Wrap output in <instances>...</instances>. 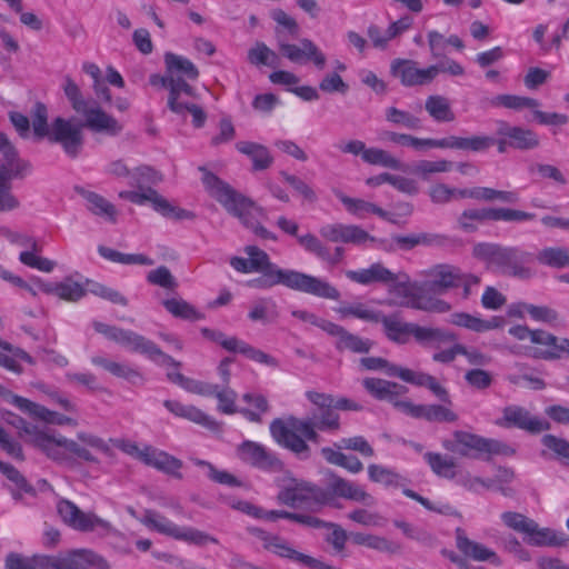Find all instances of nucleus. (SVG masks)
Returning a JSON list of instances; mask_svg holds the SVG:
<instances>
[{"label":"nucleus","mask_w":569,"mask_h":569,"mask_svg":"<svg viewBox=\"0 0 569 569\" xmlns=\"http://www.w3.org/2000/svg\"><path fill=\"white\" fill-rule=\"evenodd\" d=\"M541 443L552 451L558 460L569 466V441L553 435H545Z\"/></svg>","instance_id":"obj_64"},{"label":"nucleus","mask_w":569,"mask_h":569,"mask_svg":"<svg viewBox=\"0 0 569 569\" xmlns=\"http://www.w3.org/2000/svg\"><path fill=\"white\" fill-rule=\"evenodd\" d=\"M166 310L176 318L183 320H201L204 318L203 313L199 312L192 305L181 298H171L162 301Z\"/></svg>","instance_id":"obj_48"},{"label":"nucleus","mask_w":569,"mask_h":569,"mask_svg":"<svg viewBox=\"0 0 569 569\" xmlns=\"http://www.w3.org/2000/svg\"><path fill=\"white\" fill-rule=\"evenodd\" d=\"M379 322L382 323L383 330L388 339L397 343H407L409 336L413 337L416 323L403 322L397 315L385 316L380 315Z\"/></svg>","instance_id":"obj_39"},{"label":"nucleus","mask_w":569,"mask_h":569,"mask_svg":"<svg viewBox=\"0 0 569 569\" xmlns=\"http://www.w3.org/2000/svg\"><path fill=\"white\" fill-rule=\"evenodd\" d=\"M277 500L290 508L307 507L317 511L326 506L328 493L312 482L300 481L282 488L277 495Z\"/></svg>","instance_id":"obj_11"},{"label":"nucleus","mask_w":569,"mask_h":569,"mask_svg":"<svg viewBox=\"0 0 569 569\" xmlns=\"http://www.w3.org/2000/svg\"><path fill=\"white\" fill-rule=\"evenodd\" d=\"M385 117L389 123L396 127L408 130H420L422 128V120L419 117L396 107L386 108Z\"/></svg>","instance_id":"obj_51"},{"label":"nucleus","mask_w":569,"mask_h":569,"mask_svg":"<svg viewBox=\"0 0 569 569\" xmlns=\"http://www.w3.org/2000/svg\"><path fill=\"white\" fill-rule=\"evenodd\" d=\"M328 487L323 488V491L328 493L326 506H332L336 497L361 502L366 506L376 503V499L355 482L338 476L333 471L328 473Z\"/></svg>","instance_id":"obj_19"},{"label":"nucleus","mask_w":569,"mask_h":569,"mask_svg":"<svg viewBox=\"0 0 569 569\" xmlns=\"http://www.w3.org/2000/svg\"><path fill=\"white\" fill-rule=\"evenodd\" d=\"M82 116L86 119L84 123H82L83 127H87L93 132L118 136L122 131V126L118 120L97 106L89 107Z\"/></svg>","instance_id":"obj_31"},{"label":"nucleus","mask_w":569,"mask_h":569,"mask_svg":"<svg viewBox=\"0 0 569 569\" xmlns=\"http://www.w3.org/2000/svg\"><path fill=\"white\" fill-rule=\"evenodd\" d=\"M451 323L475 332H485L501 328L505 320L502 317L497 316L491 317L489 320H485L467 312H456L451 315Z\"/></svg>","instance_id":"obj_38"},{"label":"nucleus","mask_w":569,"mask_h":569,"mask_svg":"<svg viewBox=\"0 0 569 569\" xmlns=\"http://www.w3.org/2000/svg\"><path fill=\"white\" fill-rule=\"evenodd\" d=\"M365 389L376 399L386 400L400 410L399 403H409V400H398V397L406 393L408 388L393 381L379 378H366L362 382Z\"/></svg>","instance_id":"obj_26"},{"label":"nucleus","mask_w":569,"mask_h":569,"mask_svg":"<svg viewBox=\"0 0 569 569\" xmlns=\"http://www.w3.org/2000/svg\"><path fill=\"white\" fill-rule=\"evenodd\" d=\"M461 269L451 264H438L431 271L430 276L433 277L431 281L425 282L427 291L435 293H443L449 289L459 287V279H461Z\"/></svg>","instance_id":"obj_30"},{"label":"nucleus","mask_w":569,"mask_h":569,"mask_svg":"<svg viewBox=\"0 0 569 569\" xmlns=\"http://www.w3.org/2000/svg\"><path fill=\"white\" fill-rule=\"evenodd\" d=\"M503 523L521 533L523 541L532 547H563L569 543V536L551 528H542L533 519L515 511L501 515Z\"/></svg>","instance_id":"obj_7"},{"label":"nucleus","mask_w":569,"mask_h":569,"mask_svg":"<svg viewBox=\"0 0 569 569\" xmlns=\"http://www.w3.org/2000/svg\"><path fill=\"white\" fill-rule=\"evenodd\" d=\"M147 281L150 284L159 286L168 290H176L178 287L177 279L166 266H160L157 269L150 270L147 274Z\"/></svg>","instance_id":"obj_63"},{"label":"nucleus","mask_w":569,"mask_h":569,"mask_svg":"<svg viewBox=\"0 0 569 569\" xmlns=\"http://www.w3.org/2000/svg\"><path fill=\"white\" fill-rule=\"evenodd\" d=\"M340 201L346 206L347 210L359 217H363L366 212L375 213L378 217H385L386 210L378 207L372 202L365 201L362 199H355L345 194L339 196Z\"/></svg>","instance_id":"obj_58"},{"label":"nucleus","mask_w":569,"mask_h":569,"mask_svg":"<svg viewBox=\"0 0 569 569\" xmlns=\"http://www.w3.org/2000/svg\"><path fill=\"white\" fill-rule=\"evenodd\" d=\"M244 402L252 405L257 411L250 409H241L240 413L251 422L260 423L262 421L261 416L269 410V403L264 396L258 393L247 392L242 396Z\"/></svg>","instance_id":"obj_56"},{"label":"nucleus","mask_w":569,"mask_h":569,"mask_svg":"<svg viewBox=\"0 0 569 569\" xmlns=\"http://www.w3.org/2000/svg\"><path fill=\"white\" fill-rule=\"evenodd\" d=\"M248 60L251 64L254 66L263 64L268 67H276L278 64L279 58L274 51L267 47L266 43L258 41L248 51Z\"/></svg>","instance_id":"obj_57"},{"label":"nucleus","mask_w":569,"mask_h":569,"mask_svg":"<svg viewBox=\"0 0 569 569\" xmlns=\"http://www.w3.org/2000/svg\"><path fill=\"white\" fill-rule=\"evenodd\" d=\"M363 161L372 166H381L392 170H400L402 163L390 152L379 148H368L363 153Z\"/></svg>","instance_id":"obj_55"},{"label":"nucleus","mask_w":569,"mask_h":569,"mask_svg":"<svg viewBox=\"0 0 569 569\" xmlns=\"http://www.w3.org/2000/svg\"><path fill=\"white\" fill-rule=\"evenodd\" d=\"M164 66L173 79L179 96L186 94L196 98V90L189 83V81H196L199 78L200 72L196 64L183 56L167 52L164 54Z\"/></svg>","instance_id":"obj_15"},{"label":"nucleus","mask_w":569,"mask_h":569,"mask_svg":"<svg viewBox=\"0 0 569 569\" xmlns=\"http://www.w3.org/2000/svg\"><path fill=\"white\" fill-rule=\"evenodd\" d=\"M398 378L418 387H426L445 405H451L448 390L433 376L406 368V370L398 372Z\"/></svg>","instance_id":"obj_32"},{"label":"nucleus","mask_w":569,"mask_h":569,"mask_svg":"<svg viewBox=\"0 0 569 569\" xmlns=\"http://www.w3.org/2000/svg\"><path fill=\"white\" fill-rule=\"evenodd\" d=\"M150 202L152 208L166 218L176 220L192 219L194 214L191 211L178 208L171 204L166 198L158 193L157 190L148 188L143 192L133 191L130 202L136 204H144Z\"/></svg>","instance_id":"obj_23"},{"label":"nucleus","mask_w":569,"mask_h":569,"mask_svg":"<svg viewBox=\"0 0 569 569\" xmlns=\"http://www.w3.org/2000/svg\"><path fill=\"white\" fill-rule=\"evenodd\" d=\"M497 134L508 138L509 147L513 149L531 150L540 143L539 137L535 131L518 126H510L506 121L498 122Z\"/></svg>","instance_id":"obj_27"},{"label":"nucleus","mask_w":569,"mask_h":569,"mask_svg":"<svg viewBox=\"0 0 569 569\" xmlns=\"http://www.w3.org/2000/svg\"><path fill=\"white\" fill-rule=\"evenodd\" d=\"M413 338L418 343L432 348H440L442 345L457 341V336L449 330L419 325L415 327Z\"/></svg>","instance_id":"obj_37"},{"label":"nucleus","mask_w":569,"mask_h":569,"mask_svg":"<svg viewBox=\"0 0 569 569\" xmlns=\"http://www.w3.org/2000/svg\"><path fill=\"white\" fill-rule=\"evenodd\" d=\"M320 453L328 463L345 468L351 473H359L363 469V463L358 457L347 456L332 447H322Z\"/></svg>","instance_id":"obj_45"},{"label":"nucleus","mask_w":569,"mask_h":569,"mask_svg":"<svg viewBox=\"0 0 569 569\" xmlns=\"http://www.w3.org/2000/svg\"><path fill=\"white\" fill-rule=\"evenodd\" d=\"M298 243L309 253L315 254L320 260L330 266L340 263L345 256L342 247H336L335 252L331 253L329 248L325 246L315 234L306 233L298 238Z\"/></svg>","instance_id":"obj_33"},{"label":"nucleus","mask_w":569,"mask_h":569,"mask_svg":"<svg viewBox=\"0 0 569 569\" xmlns=\"http://www.w3.org/2000/svg\"><path fill=\"white\" fill-rule=\"evenodd\" d=\"M483 201H500L503 203H517L519 194L516 191L497 190L489 187H477V199Z\"/></svg>","instance_id":"obj_62"},{"label":"nucleus","mask_w":569,"mask_h":569,"mask_svg":"<svg viewBox=\"0 0 569 569\" xmlns=\"http://www.w3.org/2000/svg\"><path fill=\"white\" fill-rule=\"evenodd\" d=\"M92 363L103 368L114 377L124 379L133 386H142L146 381L143 375L137 368L127 363L112 361L100 356L93 357Z\"/></svg>","instance_id":"obj_34"},{"label":"nucleus","mask_w":569,"mask_h":569,"mask_svg":"<svg viewBox=\"0 0 569 569\" xmlns=\"http://www.w3.org/2000/svg\"><path fill=\"white\" fill-rule=\"evenodd\" d=\"M456 546L466 558L476 561H489L493 566H501L500 557L482 543L469 539L461 528L456 529Z\"/></svg>","instance_id":"obj_28"},{"label":"nucleus","mask_w":569,"mask_h":569,"mask_svg":"<svg viewBox=\"0 0 569 569\" xmlns=\"http://www.w3.org/2000/svg\"><path fill=\"white\" fill-rule=\"evenodd\" d=\"M495 144V139L489 136L457 137L449 136L443 138V149L483 152Z\"/></svg>","instance_id":"obj_35"},{"label":"nucleus","mask_w":569,"mask_h":569,"mask_svg":"<svg viewBox=\"0 0 569 569\" xmlns=\"http://www.w3.org/2000/svg\"><path fill=\"white\" fill-rule=\"evenodd\" d=\"M240 460L267 472H281L284 468L278 455L259 442L246 440L237 448Z\"/></svg>","instance_id":"obj_16"},{"label":"nucleus","mask_w":569,"mask_h":569,"mask_svg":"<svg viewBox=\"0 0 569 569\" xmlns=\"http://www.w3.org/2000/svg\"><path fill=\"white\" fill-rule=\"evenodd\" d=\"M163 406L177 417L188 419L209 429L217 428V422L194 406L183 405L177 400H164Z\"/></svg>","instance_id":"obj_36"},{"label":"nucleus","mask_w":569,"mask_h":569,"mask_svg":"<svg viewBox=\"0 0 569 569\" xmlns=\"http://www.w3.org/2000/svg\"><path fill=\"white\" fill-rule=\"evenodd\" d=\"M92 326L98 333L120 345L129 352L139 353L161 366L181 367L180 361L164 353L152 340L142 335L100 321H93Z\"/></svg>","instance_id":"obj_5"},{"label":"nucleus","mask_w":569,"mask_h":569,"mask_svg":"<svg viewBox=\"0 0 569 569\" xmlns=\"http://www.w3.org/2000/svg\"><path fill=\"white\" fill-rule=\"evenodd\" d=\"M496 423L506 428H518L531 435H539L551 428L548 420L533 416L526 408L516 405L505 407L502 417Z\"/></svg>","instance_id":"obj_18"},{"label":"nucleus","mask_w":569,"mask_h":569,"mask_svg":"<svg viewBox=\"0 0 569 569\" xmlns=\"http://www.w3.org/2000/svg\"><path fill=\"white\" fill-rule=\"evenodd\" d=\"M132 448L137 453V458L147 466L153 467L178 479L182 478L179 471L182 468V461L180 459L151 446H144L142 449H139L137 446Z\"/></svg>","instance_id":"obj_22"},{"label":"nucleus","mask_w":569,"mask_h":569,"mask_svg":"<svg viewBox=\"0 0 569 569\" xmlns=\"http://www.w3.org/2000/svg\"><path fill=\"white\" fill-rule=\"evenodd\" d=\"M537 260L545 266L556 269L569 268V248L548 247L537 254Z\"/></svg>","instance_id":"obj_50"},{"label":"nucleus","mask_w":569,"mask_h":569,"mask_svg":"<svg viewBox=\"0 0 569 569\" xmlns=\"http://www.w3.org/2000/svg\"><path fill=\"white\" fill-rule=\"evenodd\" d=\"M236 148L239 152L248 156L252 160L254 170H264L272 163L273 159L269 150L262 144L250 141H239Z\"/></svg>","instance_id":"obj_43"},{"label":"nucleus","mask_w":569,"mask_h":569,"mask_svg":"<svg viewBox=\"0 0 569 569\" xmlns=\"http://www.w3.org/2000/svg\"><path fill=\"white\" fill-rule=\"evenodd\" d=\"M452 437V440H443L442 446L446 450L462 457L479 459L487 456L488 460L491 456L511 457L516 453L515 448L497 439L485 438L462 430L455 431Z\"/></svg>","instance_id":"obj_6"},{"label":"nucleus","mask_w":569,"mask_h":569,"mask_svg":"<svg viewBox=\"0 0 569 569\" xmlns=\"http://www.w3.org/2000/svg\"><path fill=\"white\" fill-rule=\"evenodd\" d=\"M261 276L247 282L249 288L267 290L282 284L291 290L300 291L323 299L338 300L339 290L330 282L292 269L260 270Z\"/></svg>","instance_id":"obj_3"},{"label":"nucleus","mask_w":569,"mask_h":569,"mask_svg":"<svg viewBox=\"0 0 569 569\" xmlns=\"http://www.w3.org/2000/svg\"><path fill=\"white\" fill-rule=\"evenodd\" d=\"M423 458L437 476L447 479L456 477V462L453 458L438 452H426Z\"/></svg>","instance_id":"obj_49"},{"label":"nucleus","mask_w":569,"mask_h":569,"mask_svg":"<svg viewBox=\"0 0 569 569\" xmlns=\"http://www.w3.org/2000/svg\"><path fill=\"white\" fill-rule=\"evenodd\" d=\"M200 331L206 339L219 343L229 352L241 353L252 361L263 363L272 368H277L279 366V361L274 357L254 348L237 337H227L223 332L209 328H201Z\"/></svg>","instance_id":"obj_14"},{"label":"nucleus","mask_w":569,"mask_h":569,"mask_svg":"<svg viewBox=\"0 0 569 569\" xmlns=\"http://www.w3.org/2000/svg\"><path fill=\"white\" fill-rule=\"evenodd\" d=\"M139 520L149 529L154 530L161 535L171 537L173 539L177 538V535L180 529V526L176 525L167 517L151 509L144 510L142 517Z\"/></svg>","instance_id":"obj_42"},{"label":"nucleus","mask_w":569,"mask_h":569,"mask_svg":"<svg viewBox=\"0 0 569 569\" xmlns=\"http://www.w3.org/2000/svg\"><path fill=\"white\" fill-rule=\"evenodd\" d=\"M519 308H522L533 320L540 321L550 326L559 322L560 316L557 310L548 306H536L531 303L521 302Z\"/></svg>","instance_id":"obj_59"},{"label":"nucleus","mask_w":569,"mask_h":569,"mask_svg":"<svg viewBox=\"0 0 569 569\" xmlns=\"http://www.w3.org/2000/svg\"><path fill=\"white\" fill-rule=\"evenodd\" d=\"M400 411L416 419H425L428 422H456L457 413L442 405H415L399 403Z\"/></svg>","instance_id":"obj_25"},{"label":"nucleus","mask_w":569,"mask_h":569,"mask_svg":"<svg viewBox=\"0 0 569 569\" xmlns=\"http://www.w3.org/2000/svg\"><path fill=\"white\" fill-rule=\"evenodd\" d=\"M57 512L66 526L79 532H91L99 538L118 532L110 521L100 518L94 512L81 510L74 502L64 498L57 502Z\"/></svg>","instance_id":"obj_9"},{"label":"nucleus","mask_w":569,"mask_h":569,"mask_svg":"<svg viewBox=\"0 0 569 569\" xmlns=\"http://www.w3.org/2000/svg\"><path fill=\"white\" fill-rule=\"evenodd\" d=\"M493 107H505L512 110H522L525 108L532 111L540 106L539 101L529 97H521L516 94H498L490 101Z\"/></svg>","instance_id":"obj_52"},{"label":"nucleus","mask_w":569,"mask_h":569,"mask_svg":"<svg viewBox=\"0 0 569 569\" xmlns=\"http://www.w3.org/2000/svg\"><path fill=\"white\" fill-rule=\"evenodd\" d=\"M425 109L437 122H451L456 119L449 100L443 96H429L426 99Z\"/></svg>","instance_id":"obj_46"},{"label":"nucleus","mask_w":569,"mask_h":569,"mask_svg":"<svg viewBox=\"0 0 569 569\" xmlns=\"http://www.w3.org/2000/svg\"><path fill=\"white\" fill-rule=\"evenodd\" d=\"M98 252L102 258L120 264L152 266L154 263V261L146 254L122 253L106 246H99Z\"/></svg>","instance_id":"obj_47"},{"label":"nucleus","mask_w":569,"mask_h":569,"mask_svg":"<svg viewBox=\"0 0 569 569\" xmlns=\"http://www.w3.org/2000/svg\"><path fill=\"white\" fill-rule=\"evenodd\" d=\"M509 335L518 340L530 339L535 345L546 346L547 349L535 348L531 356L537 359L556 360L563 355L569 357V339L558 338L541 329L531 330L527 326L517 325L509 329Z\"/></svg>","instance_id":"obj_10"},{"label":"nucleus","mask_w":569,"mask_h":569,"mask_svg":"<svg viewBox=\"0 0 569 569\" xmlns=\"http://www.w3.org/2000/svg\"><path fill=\"white\" fill-rule=\"evenodd\" d=\"M83 124L76 122L73 118L64 119L57 117L51 122L49 141L60 144L64 153L76 159L82 151L84 144Z\"/></svg>","instance_id":"obj_13"},{"label":"nucleus","mask_w":569,"mask_h":569,"mask_svg":"<svg viewBox=\"0 0 569 569\" xmlns=\"http://www.w3.org/2000/svg\"><path fill=\"white\" fill-rule=\"evenodd\" d=\"M472 253L476 258L483 260L488 269L502 276L522 280L533 276L532 269L528 266L533 261V254L517 247L481 242L473 247Z\"/></svg>","instance_id":"obj_4"},{"label":"nucleus","mask_w":569,"mask_h":569,"mask_svg":"<svg viewBox=\"0 0 569 569\" xmlns=\"http://www.w3.org/2000/svg\"><path fill=\"white\" fill-rule=\"evenodd\" d=\"M536 218L535 213L510 208H481L462 211L458 218L460 228L466 232H475L478 227L473 223L485 221H527Z\"/></svg>","instance_id":"obj_12"},{"label":"nucleus","mask_w":569,"mask_h":569,"mask_svg":"<svg viewBox=\"0 0 569 569\" xmlns=\"http://www.w3.org/2000/svg\"><path fill=\"white\" fill-rule=\"evenodd\" d=\"M79 194L87 201L88 210L99 217L104 218L107 221L114 223L117 221V210L116 207L109 202L102 196L84 190L77 189Z\"/></svg>","instance_id":"obj_40"},{"label":"nucleus","mask_w":569,"mask_h":569,"mask_svg":"<svg viewBox=\"0 0 569 569\" xmlns=\"http://www.w3.org/2000/svg\"><path fill=\"white\" fill-rule=\"evenodd\" d=\"M0 166V211H11L20 207V201L11 192V180L14 179L13 169L9 161Z\"/></svg>","instance_id":"obj_41"},{"label":"nucleus","mask_w":569,"mask_h":569,"mask_svg":"<svg viewBox=\"0 0 569 569\" xmlns=\"http://www.w3.org/2000/svg\"><path fill=\"white\" fill-rule=\"evenodd\" d=\"M332 448H335L336 450H339V451H342L343 449L357 451L363 457L375 456L373 448L362 436L342 438V439H340V441L335 442Z\"/></svg>","instance_id":"obj_60"},{"label":"nucleus","mask_w":569,"mask_h":569,"mask_svg":"<svg viewBox=\"0 0 569 569\" xmlns=\"http://www.w3.org/2000/svg\"><path fill=\"white\" fill-rule=\"evenodd\" d=\"M306 397L316 407L307 417L276 418L269 427L272 439L300 460L311 457L308 441L319 443L322 439L319 432L336 433L340 430V416L337 410L360 411L363 408L349 398L336 399L332 395L313 390L307 391Z\"/></svg>","instance_id":"obj_1"},{"label":"nucleus","mask_w":569,"mask_h":569,"mask_svg":"<svg viewBox=\"0 0 569 569\" xmlns=\"http://www.w3.org/2000/svg\"><path fill=\"white\" fill-rule=\"evenodd\" d=\"M373 346V342L369 339H363L357 335H353L347 330L336 341V348L339 351L349 350L355 353H368Z\"/></svg>","instance_id":"obj_54"},{"label":"nucleus","mask_w":569,"mask_h":569,"mask_svg":"<svg viewBox=\"0 0 569 569\" xmlns=\"http://www.w3.org/2000/svg\"><path fill=\"white\" fill-rule=\"evenodd\" d=\"M63 91L72 109L82 114L89 108V102L83 98L79 86L70 78H64Z\"/></svg>","instance_id":"obj_61"},{"label":"nucleus","mask_w":569,"mask_h":569,"mask_svg":"<svg viewBox=\"0 0 569 569\" xmlns=\"http://www.w3.org/2000/svg\"><path fill=\"white\" fill-rule=\"evenodd\" d=\"M63 441H67V438L59 437L56 438L52 435H49L44 431H40L36 435V438L32 439V443L42 450L49 458L53 460L61 461L66 458L64 445Z\"/></svg>","instance_id":"obj_44"},{"label":"nucleus","mask_w":569,"mask_h":569,"mask_svg":"<svg viewBox=\"0 0 569 569\" xmlns=\"http://www.w3.org/2000/svg\"><path fill=\"white\" fill-rule=\"evenodd\" d=\"M346 277L362 286H369L371 283L389 284L398 280V276L380 262L372 263L366 269L348 270L346 271Z\"/></svg>","instance_id":"obj_29"},{"label":"nucleus","mask_w":569,"mask_h":569,"mask_svg":"<svg viewBox=\"0 0 569 569\" xmlns=\"http://www.w3.org/2000/svg\"><path fill=\"white\" fill-rule=\"evenodd\" d=\"M390 69L405 87L425 86L431 83L438 76V69L433 66L420 69L416 61L407 59L393 60Z\"/></svg>","instance_id":"obj_20"},{"label":"nucleus","mask_w":569,"mask_h":569,"mask_svg":"<svg viewBox=\"0 0 569 569\" xmlns=\"http://www.w3.org/2000/svg\"><path fill=\"white\" fill-rule=\"evenodd\" d=\"M393 525L396 528L400 529L407 538L426 547H433L437 542L435 536L422 527L413 526L403 520H393Z\"/></svg>","instance_id":"obj_53"},{"label":"nucleus","mask_w":569,"mask_h":569,"mask_svg":"<svg viewBox=\"0 0 569 569\" xmlns=\"http://www.w3.org/2000/svg\"><path fill=\"white\" fill-rule=\"evenodd\" d=\"M447 238L437 233H409V234H392L390 240L379 239V246L387 251H409L418 246H443Z\"/></svg>","instance_id":"obj_21"},{"label":"nucleus","mask_w":569,"mask_h":569,"mask_svg":"<svg viewBox=\"0 0 569 569\" xmlns=\"http://www.w3.org/2000/svg\"><path fill=\"white\" fill-rule=\"evenodd\" d=\"M200 170L203 172L202 183L204 188L229 214L238 218L241 224L251 230L257 237L264 240H277V236L259 222V219L264 216V210L261 207L238 192L213 172L203 167H200Z\"/></svg>","instance_id":"obj_2"},{"label":"nucleus","mask_w":569,"mask_h":569,"mask_svg":"<svg viewBox=\"0 0 569 569\" xmlns=\"http://www.w3.org/2000/svg\"><path fill=\"white\" fill-rule=\"evenodd\" d=\"M278 49L282 57L296 64L312 62L318 70L326 67L327 58L310 39L303 38L298 44L289 43L278 36Z\"/></svg>","instance_id":"obj_17"},{"label":"nucleus","mask_w":569,"mask_h":569,"mask_svg":"<svg viewBox=\"0 0 569 569\" xmlns=\"http://www.w3.org/2000/svg\"><path fill=\"white\" fill-rule=\"evenodd\" d=\"M60 569H111V565L102 555L83 548L60 553Z\"/></svg>","instance_id":"obj_24"},{"label":"nucleus","mask_w":569,"mask_h":569,"mask_svg":"<svg viewBox=\"0 0 569 569\" xmlns=\"http://www.w3.org/2000/svg\"><path fill=\"white\" fill-rule=\"evenodd\" d=\"M389 292L400 299L396 303L401 307L437 313H446L451 310L449 302L428 295L425 282H410L407 276L405 281L391 282Z\"/></svg>","instance_id":"obj_8"}]
</instances>
